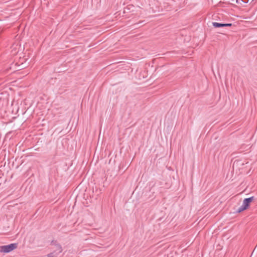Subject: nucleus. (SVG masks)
Here are the masks:
<instances>
[{"label":"nucleus","mask_w":257,"mask_h":257,"mask_svg":"<svg viewBox=\"0 0 257 257\" xmlns=\"http://www.w3.org/2000/svg\"><path fill=\"white\" fill-rule=\"evenodd\" d=\"M17 243H11L9 245L1 246H0V252L8 253L17 248Z\"/></svg>","instance_id":"nucleus-1"},{"label":"nucleus","mask_w":257,"mask_h":257,"mask_svg":"<svg viewBox=\"0 0 257 257\" xmlns=\"http://www.w3.org/2000/svg\"><path fill=\"white\" fill-rule=\"evenodd\" d=\"M254 199V197L252 196L249 198H245L242 203V206L244 207L245 208L247 209L249 206V204L251 202H252Z\"/></svg>","instance_id":"nucleus-2"},{"label":"nucleus","mask_w":257,"mask_h":257,"mask_svg":"<svg viewBox=\"0 0 257 257\" xmlns=\"http://www.w3.org/2000/svg\"><path fill=\"white\" fill-rule=\"evenodd\" d=\"M52 243L55 245V249L53 251L56 252L59 255L63 250L61 245L59 244H57L56 241H53Z\"/></svg>","instance_id":"nucleus-3"},{"label":"nucleus","mask_w":257,"mask_h":257,"mask_svg":"<svg viewBox=\"0 0 257 257\" xmlns=\"http://www.w3.org/2000/svg\"><path fill=\"white\" fill-rule=\"evenodd\" d=\"M212 25L215 28L224 27V24L219 23L217 22H213Z\"/></svg>","instance_id":"nucleus-4"},{"label":"nucleus","mask_w":257,"mask_h":257,"mask_svg":"<svg viewBox=\"0 0 257 257\" xmlns=\"http://www.w3.org/2000/svg\"><path fill=\"white\" fill-rule=\"evenodd\" d=\"M58 254H57L56 252H52L50 253H49L48 255H47V257H57L58 256Z\"/></svg>","instance_id":"nucleus-5"},{"label":"nucleus","mask_w":257,"mask_h":257,"mask_svg":"<svg viewBox=\"0 0 257 257\" xmlns=\"http://www.w3.org/2000/svg\"><path fill=\"white\" fill-rule=\"evenodd\" d=\"M246 209V208H244V207H243L242 206V205L241 206H240L238 209H237V212H238V213H240L243 211H244V210Z\"/></svg>","instance_id":"nucleus-6"},{"label":"nucleus","mask_w":257,"mask_h":257,"mask_svg":"<svg viewBox=\"0 0 257 257\" xmlns=\"http://www.w3.org/2000/svg\"><path fill=\"white\" fill-rule=\"evenodd\" d=\"M232 25L231 23L224 24V27H230Z\"/></svg>","instance_id":"nucleus-7"}]
</instances>
